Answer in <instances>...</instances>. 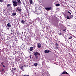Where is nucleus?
Instances as JSON below:
<instances>
[{
    "label": "nucleus",
    "instance_id": "1",
    "mask_svg": "<svg viewBox=\"0 0 76 76\" xmlns=\"http://www.w3.org/2000/svg\"><path fill=\"white\" fill-rule=\"evenodd\" d=\"M12 2L14 7H15L18 5V4L17 3V1L16 0H14V1L12 0Z\"/></svg>",
    "mask_w": 76,
    "mask_h": 76
},
{
    "label": "nucleus",
    "instance_id": "2",
    "mask_svg": "<svg viewBox=\"0 0 76 76\" xmlns=\"http://www.w3.org/2000/svg\"><path fill=\"white\" fill-rule=\"evenodd\" d=\"M45 10L47 11H49V10H50L51 9V7H45Z\"/></svg>",
    "mask_w": 76,
    "mask_h": 76
},
{
    "label": "nucleus",
    "instance_id": "3",
    "mask_svg": "<svg viewBox=\"0 0 76 76\" xmlns=\"http://www.w3.org/2000/svg\"><path fill=\"white\" fill-rule=\"evenodd\" d=\"M34 54L35 56H37L38 55V56H40V54H39V53L38 52H34Z\"/></svg>",
    "mask_w": 76,
    "mask_h": 76
},
{
    "label": "nucleus",
    "instance_id": "4",
    "mask_svg": "<svg viewBox=\"0 0 76 76\" xmlns=\"http://www.w3.org/2000/svg\"><path fill=\"white\" fill-rule=\"evenodd\" d=\"M41 47V44L38 43H37V48H40Z\"/></svg>",
    "mask_w": 76,
    "mask_h": 76
},
{
    "label": "nucleus",
    "instance_id": "5",
    "mask_svg": "<svg viewBox=\"0 0 76 76\" xmlns=\"http://www.w3.org/2000/svg\"><path fill=\"white\" fill-rule=\"evenodd\" d=\"M44 52L45 53H50L51 52V50H45Z\"/></svg>",
    "mask_w": 76,
    "mask_h": 76
},
{
    "label": "nucleus",
    "instance_id": "6",
    "mask_svg": "<svg viewBox=\"0 0 76 76\" xmlns=\"http://www.w3.org/2000/svg\"><path fill=\"white\" fill-rule=\"evenodd\" d=\"M17 10L19 12H21V11H22V9L20 8H19V7H17Z\"/></svg>",
    "mask_w": 76,
    "mask_h": 76
},
{
    "label": "nucleus",
    "instance_id": "7",
    "mask_svg": "<svg viewBox=\"0 0 76 76\" xmlns=\"http://www.w3.org/2000/svg\"><path fill=\"white\" fill-rule=\"evenodd\" d=\"M18 4H21V2L20 1V0H16Z\"/></svg>",
    "mask_w": 76,
    "mask_h": 76
},
{
    "label": "nucleus",
    "instance_id": "8",
    "mask_svg": "<svg viewBox=\"0 0 76 76\" xmlns=\"http://www.w3.org/2000/svg\"><path fill=\"white\" fill-rule=\"evenodd\" d=\"M12 71L13 72H16V68H12Z\"/></svg>",
    "mask_w": 76,
    "mask_h": 76
},
{
    "label": "nucleus",
    "instance_id": "9",
    "mask_svg": "<svg viewBox=\"0 0 76 76\" xmlns=\"http://www.w3.org/2000/svg\"><path fill=\"white\" fill-rule=\"evenodd\" d=\"M62 74H63V75H69V73L66 72H64L62 73Z\"/></svg>",
    "mask_w": 76,
    "mask_h": 76
},
{
    "label": "nucleus",
    "instance_id": "10",
    "mask_svg": "<svg viewBox=\"0 0 76 76\" xmlns=\"http://www.w3.org/2000/svg\"><path fill=\"white\" fill-rule=\"evenodd\" d=\"M69 18H70V19H72V18L73 16V15H72V14H69Z\"/></svg>",
    "mask_w": 76,
    "mask_h": 76
},
{
    "label": "nucleus",
    "instance_id": "11",
    "mask_svg": "<svg viewBox=\"0 0 76 76\" xmlns=\"http://www.w3.org/2000/svg\"><path fill=\"white\" fill-rule=\"evenodd\" d=\"M7 26L8 28H10V27L11 26V25H10V23H8L7 24Z\"/></svg>",
    "mask_w": 76,
    "mask_h": 76
},
{
    "label": "nucleus",
    "instance_id": "12",
    "mask_svg": "<svg viewBox=\"0 0 76 76\" xmlns=\"http://www.w3.org/2000/svg\"><path fill=\"white\" fill-rule=\"evenodd\" d=\"M29 2L30 4H32V3H33V1L32 0H29Z\"/></svg>",
    "mask_w": 76,
    "mask_h": 76
},
{
    "label": "nucleus",
    "instance_id": "13",
    "mask_svg": "<svg viewBox=\"0 0 76 76\" xmlns=\"http://www.w3.org/2000/svg\"><path fill=\"white\" fill-rule=\"evenodd\" d=\"M16 15V12L13 13H12V16H15V15Z\"/></svg>",
    "mask_w": 76,
    "mask_h": 76
},
{
    "label": "nucleus",
    "instance_id": "14",
    "mask_svg": "<svg viewBox=\"0 0 76 76\" xmlns=\"http://www.w3.org/2000/svg\"><path fill=\"white\" fill-rule=\"evenodd\" d=\"M21 23H25V20H22L21 21Z\"/></svg>",
    "mask_w": 76,
    "mask_h": 76
},
{
    "label": "nucleus",
    "instance_id": "15",
    "mask_svg": "<svg viewBox=\"0 0 76 76\" xmlns=\"http://www.w3.org/2000/svg\"><path fill=\"white\" fill-rule=\"evenodd\" d=\"M66 19H70V17H69V16L67 15L66 17Z\"/></svg>",
    "mask_w": 76,
    "mask_h": 76
},
{
    "label": "nucleus",
    "instance_id": "16",
    "mask_svg": "<svg viewBox=\"0 0 76 76\" xmlns=\"http://www.w3.org/2000/svg\"><path fill=\"white\" fill-rule=\"evenodd\" d=\"M34 65L35 66H37V65H38V64L37 63H35L34 64Z\"/></svg>",
    "mask_w": 76,
    "mask_h": 76
},
{
    "label": "nucleus",
    "instance_id": "17",
    "mask_svg": "<svg viewBox=\"0 0 76 76\" xmlns=\"http://www.w3.org/2000/svg\"><path fill=\"white\" fill-rule=\"evenodd\" d=\"M56 6L58 7V6H60V4H57L55 5Z\"/></svg>",
    "mask_w": 76,
    "mask_h": 76
},
{
    "label": "nucleus",
    "instance_id": "18",
    "mask_svg": "<svg viewBox=\"0 0 76 76\" xmlns=\"http://www.w3.org/2000/svg\"><path fill=\"white\" fill-rule=\"evenodd\" d=\"M10 5H11V4H7V7H9V6H10Z\"/></svg>",
    "mask_w": 76,
    "mask_h": 76
},
{
    "label": "nucleus",
    "instance_id": "19",
    "mask_svg": "<svg viewBox=\"0 0 76 76\" xmlns=\"http://www.w3.org/2000/svg\"><path fill=\"white\" fill-rule=\"evenodd\" d=\"M23 66H22V67H20V69L22 70H23Z\"/></svg>",
    "mask_w": 76,
    "mask_h": 76
},
{
    "label": "nucleus",
    "instance_id": "20",
    "mask_svg": "<svg viewBox=\"0 0 76 76\" xmlns=\"http://www.w3.org/2000/svg\"><path fill=\"white\" fill-rule=\"evenodd\" d=\"M30 48L31 49L30 50V51H32V50H33V47H31Z\"/></svg>",
    "mask_w": 76,
    "mask_h": 76
},
{
    "label": "nucleus",
    "instance_id": "21",
    "mask_svg": "<svg viewBox=\"0 0 76 76\" xmlns=\"http://www.w3.org/2000/svg\"><path fill=\"white\" fill-rule=\"evenodd\" d=\"M35 58H36L37 59H38V56H35Z\"/></svg>",
    "mask_w": 76,
    "mask_h": 76
},
{
    "label": "nucleus",
    "instance_id": "22",
    "mask_svg": "<svg viewBox=\"0 0 76 76\" xmlns=\"http://www.w3.org/2000/svg\"><path fill=\"white\" fill-rule=\"evenodd\" d=\"M72 38V37H70L69 39H71Z\"/></svg>",
    "mask_w": 76,
    "mask_h": 76
},
{
    "label": "nucleus",
    "instance_id": "23",
    "mask_svg": "<svg viewBox=\"0 0 76 76\" xmlns=\"http://www.w3.org/2000/svg\"><path fill=\"white\" fill-rule=\"evenodd\" d=\"M4 1V0H0V2L2 3Z\"/></svg>",
    "mask_w": 76,
    "mask_h": 76
},
{
    "label": "nucleus",
    "instance_id": "24",
    "mask_svg": "<svg viewBox=\"0 0 76 76\" xmlns=\"http://www.w3.org/2000/svg\"><path fill=\"white\" fill-rule=\"evenodd\" d=\"M62 34L61 33V32H60L59 33V35H61Z\"/></svg>",
    "mask_w": 76,
    "mask_h": 76
},
{
    "label": "nucleus",
    "instance_id": "25",
    "mask_svg": "<svg viewBox=\"0 0 76 76\" xmlns=\"http://www.w3.org/2000/svg\"><path fill=\"white\" fill-rule=\"evenodd\" d=\"M23 48H25V45H23Z\"/></svg>",
    "mask_w": 76,
    "mask_h": 76
},
{
    "label": "nucleus",
    "instance_id": "26",
    "mask_svg": "<svg viewBox=\"0 0 76 76\" xmlns=\"http://www.w3.org/2000/svg\"><path fill=\"white\" fill-rule=\"evenodd\" d=\"M56 46H58V44H57V43H56Z\"/></svg>",
    "mask_w": 76,
    "mask_h": 76
},
{
    "label": "nucleus",
    "instance_id": "27",
    "mask_svg": "<svg viewBox=\"0 0 76 76\" xmlns=\"http://www.w3.org/2000/svg\"><path fill=\"white\" fill-rule=\"evenodd\" d=\"M68 13L69 14V15L71 14V13L70 12V11H68Z\"/></svg>",
    "mask_w": 76,
    "mask_h": 76
},
{
    "label": "nucleus",
    "instance_id": "28",
    "mask_svg": "<svg viewBox=\"0 0 76 76\" xmlns=\"http://www.w3.org/2000/svg\"><path fill=\"white\" fill-rule=\"evenodd\" d=\"M4 63V62H1V64L2 65V66H3V65H3V64Z\"/></svg>",
    "mask_w": 76,
    "mask_h": 76
},
{
    "label": "nucleus",
    "instance_id": "29",
    "mask_svg": "<svg viewBox=\"0 0 76 76\" xmlns=\"http://www.w3.org/2000/svg\"><path fill=\"white\" fill-rule=\"evenodd\" d=\"M66 29H63V31H66Z\"/></svg>",
    "mask_w": 76,
    "mask_h": 76
},
{
    "label": "nucleus",
    "instance_id": "30",
    "mask_svg": "<svg viewBox=\"0 0 76 76\" xmlns=\"http://www.w3.org/2000/svg\"><path fill=\"white\" fill-rule=\"evenodd\" d=\"M24 76H29V75H25Z\"/></svg>",
    "mask_w": 76,
    "mask_h": 76
},
{
    "label": "nucleus",
    "instance_id": "31",
    "mask_svg": "<svg viewBox=\"0 0 76 76\" xmlns=\"http://www.w3.org/2000/svg\"><path fill=\"white\" fill-rule=\"evenodd\" d=\"M56 48H57L58 49V46L56 47Z\"/></svg>",
    "mask_w": 76,
    "mask_h": 76
},
{
    "label": "nucleus",
    "instance_id": "32",
    "mask_svg": "<svg viewBox=\"0 0 76 76\" xmlns=\"http://www.w3.org/2000/svg\"><path fill=\"white\" fill-rule=\"evenodd\" d=\"M2 66H3V67H4V68L5 67V66L4 65H3Z\"/></svg>",
    "mask_w": 76,
    "mask_h": 76
},
{
    "label": "nucleus",
    "instance_id": "33",
    "mask_svg": "<svg viewBox=\"0 0 76 76\" xmlns=\"http://www.w3.org/2000/svg\"><path fill=\"white\" fill-rule=\"evenodd\" d=\"M31 56H32V55H30L29 57H30V58H31Z\"/></svg>",
    "mask_w": 76,
    "mask_h": 76
},
{
    "label": "nucleus",
    "instance_id": "34",
    "mask_svg": "<svg viewBox=\"0 0 76 76\" xmlns=\"http://www.w3.org/2000/svg\"><path fill=\"white\" fill-rule=\"evenodd\" d=\"M3 28H4V26L3 27Z\"/></svg>",
    "mask_w": 76,
    "mask_h": 76
},
{
    "label": "nucleus",
    "instance_id": "35",
    "mask_svg": "<svg viewBox=\"0 0 76 76\" xmlns=\"http://www.w3.org/2000/svg\"><path fill=\"white\" fill-rule=\"evenodd\" d=\"M26 33V31H25L24 34H25Z\"/></svg>",
    "mask_w": 76,
    "mask_h": 76
},
{
    "label": "nucleus",
    "instance_id": "36",
    "mask_svg": "<svg viewBox=\"0 0 76 76\" xmlns=\"http://www.w3.org/2000/svg\"><path fill=\"white\" fill-rule=\"evenodd\" d=\"M25 65H24L23 66V67H25Z\"/></svg>",
    "mask_w": 76,
    "mask_h": 76
},
{
    "label": "nucleus",
    "instance_id": "37",
    "mask_svg": "<svg viewBox=\"0 0 76 76\" xmlns=\"http://www.w3.org/2000/svg\"><path fill=\"white\" fill-rule=\"evenodd\" d=\"M11 31H12V30H11Z\"/></svg>",
    "mask_w": 76,
    "mask_h": 76
},
{
    "label": "nucleus",
    "instance_id": "38",
    "mask_svg": "<svg viewBox=\"0 0 76 76\" xmlns=\"http://www.w3.org/2000/svg\"><path fill=\"white\" fill-rule=\"evenodd\" d=\"M7 29H9V28H7Z\"/></svg>",
    "mask_w": 76,
    "mask_h": 76
},
{
    "label": "nucleus",
    "instance_id": "39",
    "mask_svg": "<svg viewBox=\"0 0 76 76\" xmlns=\"http://www.w3.org/2000/svg\"><path fill=\"white\" fill-rule=\"evenodd\" d=\"M69 35H70V34Z\"/></svg>",
    "mask_w": 76,
    "mask_h": 76
}]
</instances>
